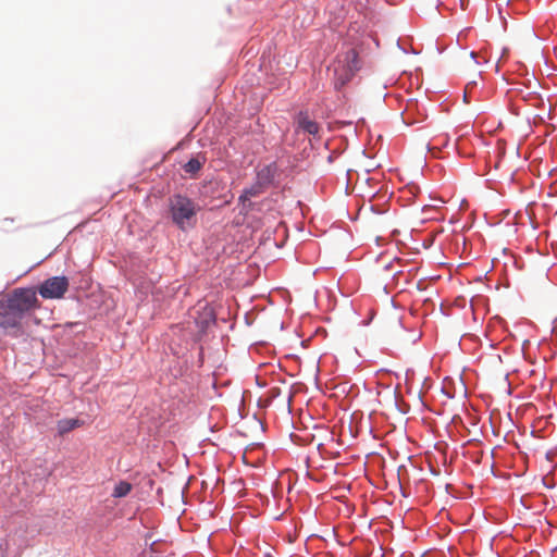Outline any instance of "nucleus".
<instances>
[{"label": "nucleus", "mask_w": 557, "mask_h": 557, "mask_svg": "<svg viewBox=\"0 0 557 557\" xmlns=\"http://www.w3.org/2000/svg\"><path fill=\"white\" fill-rule=\"evenodd\" d=\"M39 306L32 288H17L0 301V349L5 347L7 336L17 338L26 334L28 321Z\"/></svg>", "instance_id": "f257e3e1"}, {"label": "nucleus", "mask_w": 557, "mask_h": 557, "mask_svg": "<svg viewBox=\"0 0 557 557\" xmlns=\"http://www.w3.org/2000/svg\"><path fill=\"white\" fill-rule=\"evenodd\" d=\"M198 211V205L187 196L175 194L169 198L170 218L182 231H186L195 225Z\"/></svg>", "instance_id": "f03ea898"}, {"label": "nucleus", "mask_w": 557, "mask_h": 557, "mask_svg": "<svg viewBox=\"0 0 557 557\" xmlns=\"http://www.w3.org/2000/svg\"><path fill=\"white\" fill-rule=\"evenodd\" d=\"M359 67L358 52L355 49H348L339 54L333 64L335 87L341 88L347 84Z\"/></svg>", "instance_id": "7ed1b4c3"}, {"label": "nucleus", "mask_w": 557, "mask_h": 557, "mask_svg": "<svg viewBox=\"0 0 557 557\" xmlns=\"http://www.w3.org/2000/svg\"><path fill=\"white\" fill-rule=\"evenodd\" d=\"M393 394L396 404L410 407L411 404L419 405L428 401L426 385H394Z\"/></svg>", "instance_id": "20e7f679"}, {"label": "nucleus", "mask_w": 557, "mask_h": 557, "mask_svg": "<svg viewBox=\"0 0 557 557\" xmlns=\"http://www.w3.org/2000/svg\"><path fill=\"white\" fill-rule=\"evenodd\" d=\"M69 289V280L65 276H53L47 278L38 288L40 296L45 299H60Z\"/></svg>", "instance_id": "39448f33"}, {"label": "nucleus", "mask_w": 557, "mask_h": 557, "mask_svg": "<svg viewBox=\"0 0 557 557\" xmlns=\"http://www.w3.org/2000/svg\"><path fill=\"white\" fill-rule=\"evenodd\" d=\"M428 397L445 404L455 397V385H426Z\"/></svg>", "instance_id": "423d86ee"}, {"label": "nucleus", "mask_w": 557, "mask_h": 557, "mask_svg": "<svg viewBox=\"0 0 557 557\" xmlns=\"http://www.w3.org/2000/svg\"><path fill=\"white\" fill-rule=\"evenodd\" d=\"M275 172V164L264 165L257 172V182L265 188L273 182Z\"/></svg>", "instance_id": "0eeeda50"}, {"label": "nucleus", "mask_w": 557, "mask_h": 557, "mask_svg": "<svg viewBox=\"0 0 557 557\" xmlns=\"http://www.w3.org/2000/svg\"><path fill=\"white\" fill-rule=\"evenodd\" d=\"M298 127L310 135H317L319 133V124L309 119L307 113H299L297 119Z\"/></svg>", "instance_id": "6e6552de"}, {"label": "nucleus", "mask_w": 557, "mask_h": 557, "mask_svg": "<svg viewBox=\"0 0 557 557\" xmlns=\"http://www.w3.org/2000/svg\"><path fill=\"white\" fill-rule=\"evenodd\" d=\"M83 421L79 419H62L58 421L57 429L59 435L63 436L64 434L69 433L70 431L79 428L83 425Z\"/></svg>", "instance_id": "1a4fd4ad"}, {"label": "nucleus", "mask_w": 557, "mask_h": 557, "mask_svg": "<svg viewBox=\"0 0 557 557\" xmlns=\"http://www.w3.org/2000/svg\"><path fill=\"white\" fill-rule=\"evenodd\" d=\"M206 159L202 157L191 158L188 162H186L183 166L185 173L195 176L202 168Z\"/></svg>", "instance_id": "9d476101"}, {"label": "nucleus", "mask_w": 557, "mask_h": 557, "mask_svg": "<svg viewBox=\"0 0 557 557\" xmlns=\"http://www.w3.org/2000/svg\"><path fill=\"white\" fill-rule=\"evenodd\" d=\"M132 491V484L126 481H120L112 492V496L115 498L125 497Z\"/></svg>", "instance_id": "9b49d317"}, {"label": "nucleus", "mask_w": 557, "mask_h": 557, "mask_svg": "<svg viewBox=\"0 0 557 557\" xmlns=\"http://www.w3.org/2000/svg\"><path fill=\"white\" fill-rule=\"evenodd\" d=\"M264 187L261 186L258 182H256L251 187L246 188L243 191V195L239 197V200L245 201L252 197L260 195L263 191Z\"/></svg>", "instance_id": "f8f14e48"}, {"label": "nucleus", "mask_w": 557, "mask_h": 557, "mask_svg": "<svg viewBox=\"0 0 557 557\" xmlns=\"http://www.w3.org/2000/svg\"><path fill=\"white\" fill-rule=\"evenodd\" d=\"M319 387V389L322 392V393H327L330 391H333L335 387H338L339 385H329V384H325V385H317ZM344 387L346 385H343Z\"/></svg>", "instance_id": "ddd939ff"}, {"label": "nucleus", "mask_w": 557, "mask_h": 557, "mask_svg": "<svg viewBox=\"0 0 557 557\" xmlns=\"http://www.w3.org/2000/svg\"><path fill=\"white\" fill-rule=\"evenodd\" d=\"M405 380L408 382V381H413L414 377H413V371H410V370H407L406 371V377Z\"/></svg>", "instance_id": "4468645a"}, {"label": "nucleus", "mask_w": 557, "mask_h": 557, "mask_svg": "<svg viewBox=\"0 0 557 557\" xmlns=\"http://www.w3.org/2000/svg\"><path fill=\"white\" fill-rule=\"evenodd\" d=\"M278 394H280L278 388H277V387H274V388H272V389H271V392H270V397H271V398H274V397L278 396Z\"/></svg>", "instance_id": "2eb2a0df"}, {"label": "nucleus", "mask_w": 557, "mask_h": 557, "mask_svg": "<svg viewBox=\"0 0 557 557\" xmlns=\"http://www.w3.org/2000/svg\"><path fill=\"white\" fill-rule=\"evenodd\" d=\"M297 389H290L289 393H288V403L290 404V400L293 398V396L296 394Z\"/></svg>", "instance_id": "dca6fc26"}, {"label": "nucleus", "mask_w": 557, "mask_h": 557, "mask_svg": "<svg viewBox=\"0 0 557 557\" xmlns=\"http://www.w3.org/2000/svg\"><path fill=\"white\" fill-rule=\"evenodd\" d=\"M470 57L474 60L478 57V53L472 51L470 52Z\"/></svg>", "instance_id": "f3484780"}, {"label": "nucleus", "mask_w": 557, "mask_h": 557, "mask_svg": "<svg viewBox=\"0 0 557 557\" xmlns=\"http://www.w3.org/2000/svg\"><path fill=\"white\" fill-rule=\"evenodd\" d=\"M343 393L348 395L349 391H346L345 388L343 389Z\"/></svg>", "instance_id": "a211bd4d"}, {"label": "nucleus", "mask_w": 557, "mask_h": 557, "mask_svg": "<svg viewBox=\"0 0 557 557\" xmlns=\"http://www.w3.org/2000/svg\"><path fill=\"white\" fill-rule=\"evenodd\" d=\"M467 392H468V391H467V388H465V389L462 391V394H463V395H466V394H467Z\"/></svg>", "instance_id": "6ab92c4d"}, {"label": "nucleus", "mask_w": 557, "mask_h": 557, "mask_svg": "<svg viewBox=\"0 0 557 557\" xmlns=\"http://www.w3.org/2000/svg\"><path fill=\"white\" fill-rule=\"evenodd\" d=\"M507 393H508V394H511V393H512V391H511V388H510V387L508 388Z\"/></svg>", "instance_id": "aec40b11"}]
</instances>
